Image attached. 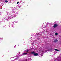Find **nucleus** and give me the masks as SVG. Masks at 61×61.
<instances>
[{"label": "nucleus", "instance_id": "nucleus-11", "mask_svg": "<svg viewBox=\"0 0 61 61\" xmlns=\"http://www.w3.org/2000/svg\"><path fill=\"white\" fill-rule=\"evenodd\" d=\"M47 51H46V52H47Z\"/></svg>", "mask_w": 61, "mask_h": 61}, {"label": "nucleus", "instance_id": "nucleus-8", "mask_svg": "<svg viewBox=\"0 0 61 61\" xmlns=\"http://www.w3.org/2000/svg\"><path fill=\"white\" fill-rule=\"evenodd\" d=\"M57 51L58 52V51H59V50H58L57 49V50L56 51Z\"/></svg>", "mask_w": 61, "mask_h": 61}, {"label": "nucleus", "instance_id": "nucleus-5", "mask_svg": "<svg viewBox=\"0 0 61 61\" xmlns=\"http://www.w3.org/2000/svg\"><path fill=\"white\" fill-rule=\"evenodd\" d=\"M55 35H56V36H57V35H58V33H55Z\"/></svg>", "mask_w": 61, "mask_h": 61}, {"label": "nucleus", "instance_id": "nucleus-10", "mask_svg": "<svg viewBox=\"0 0 61 61\" xmlns=\"http://www.w3.org/2000/svg\"><path fill=\"white\" fill-rule=\"evenodd\" d=\"M26 52H28V50L26 51Z\"/></svg>", "mask_w": 61, "mask_h": 61}, {"label": "nucleus", "instance_id": "nucleus-9", "mask_svg": "<svg viewBox=\"0 0 61 61\" xmlns=\"http://www.w3.org/2000/svg\"><path fill=\"white\" fill-rule=\"evenodd\" d=\"M57 49H55V51H56L57 50Z\"/></svg>", "mask_w": 61, "mask_h": 61}, {"label": "nucleus", "instance_id": "nucleus-4", "mask_svg": "<svg viewBox=\"0 0 61 61\" xmlns=\"http://www.w3.org/2000/svg\"><path fill=\"white\" fill-rule=\"evenodd\" d=\"M27 54V53H24L23 54H22V55L23 56H25V55H26Z\"/></svg>", "mask_w": 61, "mask_h": 61}, {"label": "nucleus", "instance_id": "nucleus-2", "mask_svg": "<svg viewBox=\"0 0 61 61\" xmlns=\"http://www.w3.org/2000/svg\"><path fill=\"white\" fill-rule=\"evenodd\" d=\"M57 26H58V25L57 24H55L53 25V27H54V28H56V27Z\"/></svg>", "mask_w": 61, "mask_h": 61}, {"label": "nucleus", "instance_id": "nucleus-1", "mask_svg": "<svg viewBox=\"0 0 61 61\" xmlns=\"http://www.w3.org/2000/svg\"><path fill=\"white\" fill-rule=\"evenodd\" d=\"M31 53L32 54H33L34 56H38V54L37 53H35V51L31 52Z\"/></svg>", "mask_w": 61, "mask_h": 61}, {"label": "nucleus", "instance_id": "nucleus-6", "mask_svg": "<svg viewBox=\"0 0 61 61\" xmlns=\"http://www.w3.org/2000/svg\"><path fill=\"white\" fill-rule=\"evenodd\" d=\"M5 2H6V3H7V2H8V1H7V0H6L5 1Z\"/></svg>", "mask_w": 61, "mask_h": 61}, {"label": "nucleus", "instance_id": "nucleus-3", "mask_svg": "<svg viewBox=\"0 0 61 61\" xmlns=\"http://www.w3.org/2000/svg\"><path fill=\"white\" fill-rule=\"evenodd\" d=\"M58 41V40L56 39V40L54 41V42H55V43H56V42H57Z\"/></svg>", "mask_w": 61, "mask_h": 61}, {"label": "nucleus", "instance_id": "nucleus-7", "mask_svg": "<svg viewBox=\"0 0 61 61\" xmlns=\"http://www.w3.org/2000/svg\"><path fill=\"white\" fill-rule=\"evenodd\" d=\"M17 4H19V2L18 1L17 2Z\"/></svg>", "mask_w": 61, "mask_h": 61}]
</instances>
